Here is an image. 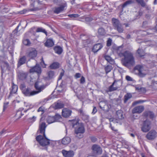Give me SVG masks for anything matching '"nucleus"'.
<instances>
[{
    "label": "nucleus",
    "mask_w": 157,
    "mask_h": 157,
    "mask_svg": "<svg viewBox=\"0 0 157 157\" xmlns=\"http://www.w3.org/2000/svg\"><path fill=\"white\" fill-rule=\"evenodd\" d=\"M123 57L121 59L122 64L127 67L134 65L135 64L134 58L133 54L130 52L126 51L124 52Z\"/></svg>",
    "instance_id": "obj_1"
},
{
    "label": "nucleus",
    "mask_w": 157,
    "mask_h": 157,
    "mask_svg": "<svg viewBox=\"0 0 157 157\" xmlns=\"http://www.w3.org/2000/svg\"><path fill=\"white\" fill-rule=\"evenodd\" d=\"M73 127H75V136L79 139L83 137V134L84 133L85 129L84 125L82 124L79 123L77 121L73 124Z\"/></svg>",
    "instance_id": "obj_2"
},
{
    "label": "nucleus",
    "mask_w": 157,
    "mask_h": 157,
    "mask_svg": "<svg viewBox=\"0 0 157 157\" xmlns=\"http://www.w3.org/2000/svg\"><path fill=\"white\" fill-rule=\"evenodd\" d=\"M92 152L90 153V156L97 157L98 155H100L102 153V149L100 146L96 144L93 145L91 148Z\"/></svg>",
    "instance_id": "obj_3"
},
{
    "label": "nucleus",
    "mask_w": 157,
    "mask_h": 157,
    "mask_svg": "<svg viewBox=\"0 0 157 157\" xmlns=\"http://www.w3.org/2000/svg\"><path fill=\"white\" fill-rule=\"evenodd\" d=\"M36 140L42 146H45L50 144L49 140L46 137L45 135H39L36 138Z\"/></svg>",
    "instance_id": "obj_4"
},
{
    "label": "nucleus",
    "mask_w": 157,
    "mask_h": 157,
    "mask_svg": "<svg viewBox=\"0 0 157 157\" xmlns=\"http://www.w3.org/2000/svg\"><path fill=\"white\" fill-rule=\"evenodd\" d=\"M151 122L148 120L144 121L141 128V130L144 132H148L151 129Z\"/></svg>",
    "instance_id": "obj_5"
},
{
    "label": "nucleus",
    "mask_w": 157,
    "mask_h": 157,
    "mask_svg": "<svg viewBox=\"0 0 157 157\" xmlns=\"http://www.w3.org/2000/svg\"><path fill=\"white\" fill-rule=\"evenodd\" d=\"M135 69L138 72V75L141 77H144L146 74L145 70L143 67L142 66L140 65L136 66L135 67Z\"/></svg>",
    "instance_id": "obj_6"
},
{
    "label": "nucleus",
    "mask_w": 157,
    "mask_h": 157,
    "mask_svg": "<svg viewBox=\"0 0 157 157\" xmlns=\"http://www.w3.org/2000/svg\"><path fill=\"white\" fill-rule=\"evenodd\" d=\"M47 125L45 123L42 122H40L39 125V128L37 131L38 133L41 134V135L45 136V129Z\"/></svg>",
    "instance_id": "obj_7"
},
{
    "label": "nucleus",
    "mask_w": 157,
    "mask_h": 157,
    "mask_svg": "<svg viewBox=\"0 0 157 157\" xmlns=\"http://www.w3.org/2000/svg\"><path fill=\"white\" fill-rule=\"evenodd\" d=\"M35 87L37 91H34L37 94L42 91L45 88L44 85H42L41 82L37 81L35 84Z\"/></svg>",
    "instance_id": "obj_8"
},
{
    "label": "nucleus",
    "mask_w": 157,
    "mask_h": 157,
    "mask_svg": "<svg viewBox=\"0 0 157 157\" xmlns=\"http://www.w3.org/2000/svg\"><path fill=\"white\" fill-rule=\"evenodd\" d=\"M144 107L143 105L137 106L134 107L132 110V113H140L144 110Z\"/></svg>",
    "instance_id": "obj_9"
},
{
    "label": "nucleus",
    "mask_w": 157,
    "mask_h": 157,
    "mask_svg": "<svg viewBox=\"0 0 157 157\" xmlns=\"http://www.w3.org/2000/svg\"><path fill=\"white\" fill-rule=\"evenodd\" d=\"M99 106L100 108L105 111H107L109 110L108 102L106 100L101 101L99 103Z\"/></svg>",
    "instance_id": "obj_10"
},
{
    "label": "nucleus",
    "mask_w": 157,
    "mask_h": 157,
    "mask_svg": "<svg viewBox=\"0 0 157 157\" xmlns=\"http://www.w3.org/2000/svg\"><path fill=\"white\" fill-rule=\"evenodd\" d=\"M71 110L67 108H64L62 110V115L63 117L67 118L71 115Z\"/></svg>",
    "instance_id": "obj_11"
},
{
    "label": "nucleus",
    "mask_w": 157,
    "mask_h": 157,
    "mask_svg": "<svg viewBox=\"0 0 157 157\" xmlns=\"http://www.w3.org/2000/svg\"><path fill=\"white\" fill-rule=\"evenodd\" d=\"M37 55V51L34 48L30 49L29 51L27 54L28 56L31 59H33Z\"/></svg>",
    "instance_id": "obj_12"
},
{
    "label": "nucleus",
    "mask_w": 157,
    "mask_h": 157,
    "mask_svg": "<svg viewBox=\"0 0 157 157\" xmlns=\"http://www.w3.org/2000/svg\"><path fill=\"white\" fill-rule=\"evenodd\" d=\"M119 88L117 86V81L115 80L112 84L109 86L108 88L109 91L112 92L116 90Z\"/></svg>",
    "instance_id": "obj_13"
},
{
    "label": "nucleus",
    "mask_w": 157,
    "mask_h": 157,
    "mask_svg": "<svg viewBox=\"0 0 157 157\" xmlns=\"http://www.w3.org/2000/svg\"><path fill=\"white\" fill-rule=\"evenodd\" d=\"M156 132L155 130H151L147 135L146 137L149 140L154 139L156 136Z\"/></svg>",
    "instance_id": "obj_14"
},
{
    "label": "nucleus",
    "mask_w": 157,
    "mask_h": 157,
    "mask_svg": "<svg viewBox=\"0 0 157 157\" xmlns=\"http://www.w3.org/2000/svg\"><path fill=\"white\" fill-rule=\"evenodd\" d=\"M30 73L36 72L39 74L41 73V71L39 65L36 64L35 66L33 67L30 70Z\"/></svg>",
    "instance_id": "obj_15"
},
{
    "label": "nucleus",
    "mask_w": 157,
    "mask_h": 157,
    "mask_svg": "<svg viewBox=\"0 0 157 157\" xmlns=\"http://www.w3.org/2000/svg\"><path fill=\"white\" fill-rule=\"evenodd\" d=\"M23 93L26 96H31L36 94V93L33 91L31 92L30 89L27 88L22 91Z\"/></svg>",
    "instance_id": "obj_16"
},
{
    "label": "nucleus",
    "mask_w": 157,
    "mask_h": 157,
    "mask_svg": "<svg viewBox=\"0 0 157 157\" xmlns=\"http://www.w3.org/2000/svg\"><path fill=\"white\" fill-rule=\"evenodd\" d=\"M62 152L63 156L65 157H72L74 154V152L72 151H67L65 150H63Z\"/></svg>",
    "instance_id": "obj_17"
},
{
    "label": "nucleus",
    "mask_w": 157,
    "mask_h": 157,
    "mask_svg": "<svg viewBox=\"0 0 157 157\" xmlns=\"http://www.w3.org/2000/svg\"><path fill=\"white\" fill-rule=\"evenodd\" d=\"M115 52L120 57H123L124 52L123 51V49L121 47L116 48L115 49Z\"/></svg>",
    "instance_id": "obj_18"
},
{
    "label": "nucleus",
    "mask_w": 157,
    "mask_h": 157,
    "mask_svg": "<svg viewBox=\"0 0 157 157\" xmlns=\"http://www.w3.org/2000/svg\"><path fill=\"white\" fill-rule=\"evenodd\" d=\"M103 47L102 44L100 43H98L94 45L92 48V51L94 52H97L100 50Z\"/></svg>",
    "instance_id": "obj_19"
},
{
    "label": "nucleus",
    "mask_w": 157,
    "mask_h": 157,
    "mask_svg": "<svg viewBox=\"0 0 157 157\" xmlns=\"http://www.w3.org/2000/svg\"><path fill=\"white\" fill-rule=\"evenodd\" d=\"M143 115L146 117H149L151 119H153L155 117L154 113L150 111H146L144 112Z\"/></svg>",
    "instance_id": "obj_20"
},
{
    "label": "nucleus",
    "mask_w": 157,
    "mask_h": 157,
    "mask_svg": "<svg viewBox=\"0 0 157 157\" xmlns=\"http://www.w3.org/2000/svg\"><path fill=\"white\" fill-rule=\"evenodd\" d=\"M26 61V58L25 56H24L20 58L17 63V67H19L25 63Z\"/></svg>",
    "instance_id": "obj_21"
},
{
    "label": "nucleus",
    "mask_w": 157,
    "mask_h": 157,
    "mask_svg": "<svg viewBox=\"0 0 157 157\" xmlns=\"http://www.w3.org/2000/svg\"><path fill=\"white\" fill-rule=\"evenodd\" d=\"M112 21L114 29H115L121 24L118 20L115 18H113L112 19Z\"/></svg>",
    "instance_id": "obj_22"
},
{
    "label": "nucleus",
    "mask_w": 157,
    "mask_h": 157,
    "mask_svg": "<svg viewBox=\"0 0 157 157\" xmlns=\"http://www.w3.org/2000/svg\"><path fill=\"white\" fill-rule=\"evenodd\" d=\"M112 21L114 29H115L121 24L118 20L115 18H113L112 19Z\"/></svg>",
    "instance_id": "obj_23"
},
{
    "label": "nucleus",
    "mask_w": 157,
    "mask_h": 157,
    "mask_svg": "<svg viewBox=\"0 0 157 157\" xmlns=\"http://www.w3.org/2000/svg\"><path fill=\"white\" fill-rule=\"evenodd\" d=\"M64 104L60 101H58L54 104V108L55 109H61L63 107Z\"/></svg>",
    "instance_id": "obj_24"
},
{
    "label": "nucleus",
    "mask_w": 157,
    "mask_h": 157,
    "mask_svg": "<svg viewBox=\"0 0 157 157\" xmlns=\"http://www.w3.org/2000/svg\"><path fill=\"white\" fill-rule=\"evenodd\" d=\"M116 117L119 120H121L124 118L123 112L121 110H118L117 111Z\"/></svg>",
    "instance_id": "obj_25"
},
{
    "label": "nucleus",
    "mask_w": 157,
    "mask_h": 157,
    "mask_svg": "<svg viewBox=\"0 0 157 157\" xmlns=\"http://www.w3.org/2000/svg\"><path fill=\"white\" fill-rule=\"evenodd\" d=\"M54 45V43L52 39H48L45 43V45L48 47H52Z\"/></svg>",
    "instance_id": "obj_26"
},
{
    "label": "nucleus",
    "mask_w": 157,
    "mask_h": 157,
    "mask_svg": "<svg viewBox=\"0 0 157 157\" xmlns=\"http://www.w3.org/2000/svg\"><path fill=\"white\" fill-rule=\"evenodd\" d=\"M71 142V139L69 137H65L63 138L62 141V144L64 145H67Z\"/></svg>",
    "instance_id": "obj_27"
},
{
    "label": "nucleus",
    "mask_w": 157,
    "mask_h": 157,
    "mask_svg": "<svg viewBox=\"0 0 157 157\" xmlns=\"http://www.w3.org/2000/svg\"><path fill=\"white\" fill-rule=\"evenodd\" d=\"M17 86L16 85L13 84V83H12V89L10 93V95H11L15 93L17 91Z\"/></svg>",
    "instance_id": "obj_28"
},
{
    "label": "nucleus",
    "mask_w": 157,
    "mask_h": 157,
    "mask_svg": "<svg viewBox=\"0 0 157 157\" xmlns=\"http://www.w3.org/2000/svg\"><path fill=\"white\" fill-rule=\"evenodd\" d=\"M54 49L55 52L58 54H60L63 52L62 48L59 46L55 47L54 48Z\"/></svg>",
    "instance_id": "obj_29"
},
{
    "label": "nucleus",
    "mask_w": 157,
    "mask_h": 157,
    "mask_svg": "<svg viewBox=\"0 0 157 157\" xmlns=\"http://www.w3.org/2000/svg\"><path fill=\"white\" fill-rule=\"evenodd\" d=\"M137 53L140 57L143 56L145 55V52L144 50L140 48H138L137 50Z\"/></svg>",
    "instance_id": "obj_30"
},
{
    "label": "nucleus",
    "mask_w": 157,
    "mask_h": 157,
    "mask_svg": "<svg viewBox=\"0 0 157 157\" xmlns=\"http://www.w3.org/2000/svg\"><path fill=\"white\" fill-rule=\"evenodd\" d=\"M55 119L54 117H48L47 118V121L49 124H50L55 122Z\"/></svg>",
    "instance_id": "obj_31"
},
{
    "label": "nucleus",
    "mask_w": 157,
    "mask_h": 157,
    "mask_svg": "<svg viewBox=\"0 0 157 157\" xmlns=\"http://www.w3.org/2000/svg\"><path fill=\"white\" fill-rule=\"evenodd\" d=\"M49 67L51 69H56L59 67V64L58 63L55 62L51 65Z\"/></svg>",
    "instance_id": "obj_32"
},
{
    "label": "nucleus",
    "mask_w": 157,
    "mask_h": 157,
    "mask_svg": "<svg viewBox=\"0 0 157 157\" xmlns=\"http://www.w3.org/2000/svg\"><path fill=\"white\" fill-rule=\"evenodd\" d=\"M114 29L116 30L118 32L120 33H123L124 31L123 28L122 27L121 24H120Z\"/></svg>",
    "instance_id": "obj_33"
},
{
    "label": "nucleus",
    "mask_w": 157,
    "mask_h": 157,
    "mask_svg": "<svg viewBox=\"0 0 157 157\" xmlns=\"http://www.w3.org/2000/svg\"><path fill=\"white\" fill-rule=\"evenodd\" d=\"M105 59L111 64H113L114 63V61L110 56H105Z\"/></svg>",
    "instance_id": "obj_34"
},
{
    "label": "nucleus",
    "mask_w": 157,
    "mask_h": 157,
    "mask_svg": "<svg viewBox=\"0 0 157 157\" xmlns=\"http://www.w3.org/2000/svg\"><path fill=\"white\" fill-rule=\"evenodd\" d=\"M113 69V67L111 65H108L105 67V73L107 74L110 72L111 70Z\"/></svg>",
    "instance_id": "obj_35"
},
{
    "label": "nucleus",
    "mask_w": 157,
    "mask_h": 157,
    "mask_svg": "<svg viewBox=\"0 0 157 157\" xmlns=\"http://www.w3.org/2000/svg\"><path fill=\"white\" fill-rule=\"evenodd\" d=\"M18 76L20 79L23 80L26 78L27 75L26 74L22 72L19 73Z\"/></svg>",
    "instance_id": "obj_36"
},
{
    "label": "nucleus",
    "mask_w": 157,
    "mask_h": 157,
    "mask_svg": "<svg viewBox=\"0 0 157 157\" xmlns=\"http://www.w3.org/2000/svg\"><path fill=\"white\" fill-rule=\"evenodd\" d=\"M132 97V95L130 93H127L124 96V102L126 103L127 101Z\"/></svg>",
    "instance_id": "obj_37"
},
{
    "label": "nucleus",
    "mask_w": 157,
    "mask_h": 157,
    "mask_svg": "<svg viewBox=\"0 0 157 157\" xmlns=\"http://www.w3.org/2000/svg\"><path fill=\"white\" fill-rule=\"evenodd\" d=\"M48 79H51L53 78L54 75V72L53 71H50L47 73Z\"/></svg>",
    "instance_id": "obj_38"
},
{
    "label": "nucleus",
    "mask_w": 157,
    "mask_h": 157,
    "mask_svg": "<svg viewBox=\"0 0 157 157\" xmlns=\"http://www.w3.org/2000/svg\"><path fill=\"white\" fill-rule=\"evenodd\" d=\"M98 33L100 35L103 36L105 34L104 29L102 28H100L98 29Z\"/></svg>",
    "instance_id": "obj_39"
},
{
    "label": "nucleus",
    "mask_w": 157,
    "mask_h": 157,
    "mask_svg": "<svg viewBox=\"0 0 157 157\" xmlns=\"http://www.w3.org/2000/svg\"><path fill=\"white\" fill-rule=\"evenodd\" d=\"M134 3V1L132 0H130L127 1L125 2L123 4L122 6V7L124 8L129 5H130L132 3Z\"/></svg>",
    "instance_id": "obj_40"
},
{
    "label": "nucleus",
    "mask_w": 157,
    "mask_h": 157,
    "mask_svg": "<svg viewBox=\"0 0 157 157\" xmlns=\"http://www.w3.org/2000/svg\"><path fill=\"white\" fill-rule=\"evenodd\" d=\"M136 2L140 4L142 7H145L146 6V3L144 0H136Z\"/></svg>",
    "instance_id": "obj_41"
},
{
    "label": "nucleus",
    "mask_w": 157,
    "mask_h": 157,
    "mask_svg": "<svg viewBox=\"0 0 157 157\" xmlns=\"http://www.w3.org/2000/svg\"><path fill=\"white\" fill-rule=\"evenodd\" d=\"M36 32H41L45 33L46 35L47 34V32L46 31V30L43 29L42 28H38L36 29Z\"/></svg>",
    "instance_id": "obj_42"
},
{
    "label": "nucleus",
    "mask_w": 157,
    "mask_h": 157,
    "mask_svg": "<svg viewBox=\"0 0 157 157\" xmlns=\"http://www.w3.org/2000/svg\"><path fill=\"white\" fill-rule=\"evenodd\" d=\"M54 117L55 119V122L59 121L62 118L61 115L58 114H56Z\"/></svg>",
    "instance_id": "obj_43"
},
{
    "label": "nucleus",
    "mask_w": 157,
    "mask_h": 157,
    "mask_svg": "<svg viewBox=\"0 0 157 157\" xmlns=\"http://www.w3.org/2000/svg\"><path fill=\"white\" fill-rule=\"evenodd\" d=\"M139 33L143 36L146 35H147V34L148 33V32H147L143 30L140 31L139 32H137V33L138 34H139Z\"/></svg>",
    "instance_id": "obj_44"
},
{
    "label": "nucleus",
    "mask_w": 157,
    "mask_h": 157,
    "mask_svg": "<svg viewBox=\"0 0 157 157\" xmlns=\"http://www.w3.org/2000/svg\"><path fill=\"white\" fill-rule=\"evenodd\" d=\"M23 43L25 45H29L30 44V42L29 40L26 39L23 41Z\"/></svg>",
    "instance_id": "obj_45"
},
{
    "label": "nucleus",
    "mask_w": 157,
    "mask_h": 157,
    "mask_svg": "<svg viewBox=\"0 0 157 157\" xmlns=\"http://www.w3.org/2000/svg\"><path fill=\"white\" fill-rule=\"evenodd\" d=\"M145 101H144V100H139L138 101H135L134 102L132 103V105H136L137 104H139L140 103H143V102H145Z\"/></svg>",
    "instance_id": "obj_46"
},
{
    "label": "nucleus",
    "mask_w": 157,
    "mask_h": 157,
    "mask_svg": "<svg viewBox=\"0 0 157 157\" xmlns=\"http://www.w3.org/2000/svg\"><path fill=\"white\" fill-rule=\"evenodd\" d=\"M66 5H62L56 10H64L66 9Z\"/></svg>",
    "instance_id": "obj_47"
},
{
    "label": "nucleus",
    "mask_w": 157,
    "mask_h": 157,
    "mask_svg": "<svg viewBox=\"0 0 157 157\" xmlns=\"http://www.w3.org/2000/svg\"><path fill=\"white\" fill-rule=\"evenodd\" d=\"M68 16L71 18H77L78 17L79 15L78 14H71L68 15Z\"/></svg>",
    "instance_id": "obj_48"
},
{
    "label": "nucleus",
    "mask_w": 157,
    "mask_h": 157,
    "mask_svg": "<svg viewBox=\"0 0 157 157\" xmlns=\"http://www.w3.org/2000/svg\"><path fill=\"white\" fill-rule=\"evenodd\" d=\"M112 40L111 39L109 38L107 41L106 45L108 47L110 46L111 45Z\"/></svg>",
    "instance_id": "obj_49"
},
{
    "label": "nucleus",
    "mask_w": 157,
    "mask_h": 157,
    "mask_svg": "<svg viewBox=\"0 0 157 157\" xmlns=\"http://www.w3.org/2000/svg\"><path fill=\"white\" fill-rule=\"evenodd\" d=\"M134 13H137L138 14V15H136L137 18L139 17V16H140L142 14V11H141L140 10H138V12H137V11H136L134 12Z\"/></svg>",
    "instance_id": "obj_50"
},
{
    "label": "nucleus",
    "mask_w": 157,
    "mask_h": 157,
    "mask_svg": "<svg viewBox=\"0 0 157 157\" xmlns=\"http://www.w3.org/2000/svg\"><path fill=\"white\" fill-rule=\"evenodd\" d=\"M23 114H22V113L21 111L18 110L17 111L16 114V116H18L19 115H20V116L18 117V118L19 119L21 118V116H22Z\"/></svg>",
    "instance_id": "obj_51"
},
{
    "label": "nucleus",
    "mask_w": 157,
    "mask_h": 157,
    "mask_svg": "<svg viewBox=\"0 0 157 157\" xmlns=\"http://www.w3.org/2000/svg\"><path fill=\"white\" fill-rule=\"evenodd\" d=\"M58 88L59 89L57 90L60 93L63 92L65 91L64 89L62 88V86H61L59 87Z\"/></svg>",
    "instance_id": "obj_52"
},
{
    "label": "nucleus",
    "mask_w": 157,
    "mask_h": 157,
    "mask_svg": "<svg viewBox=\"0 0 157 157\" xmlns=\"http://www.w3.org/2000/svg\"><path fill=\"white\" fill-rule=\"evenodd\" d=\"M125 78L126 80H127L128 81H133V80L131 77L130 76L128 75H127L125 77Z\"/></svg>",
    "instance_id": "obj_53"
},
{
    "label": "nucleus",
    "mask_w": 157,
    "mask_h": 157,
    "mask_svg": "<svg viewBox=\"0 0 157 157\" xmlns=\"http://www.w3.org/2000/svg\"><path fill=\"white\" fill-rule=\"evenodd\" d=\"M85 82V78L82 76L80 79V83L81 84H83Z\"/></svg>",
    "instance_id": "obj_54"
},
{
    "label": "nucleus",
    "mask_w": 157,
    "mask_h": 157,
    "mask_svg": "<svg viewBox=\"0 0 157 157\" xmlns=\"http://www.w3.org/2000/svg\"><path fill=\"white\" fill-rule=\"evenodd\" d=\"M20 88L21 90L22 91L23 90H24L26 88V86L25 84H21L20 86Z\"/></svg>",
    "instance_id": "obj_55"
},
{
    "label": "nucleus",
    "mask_w": 157,
    "mask_h": 157,
    "mask_svg": "<svg viewBox=\"0 0 157 157\" xmlns=\"http://www.w3.org/2000/svg\"><path fill=\"white\" fill-rule=\"evenodd\" d=\"M144 89V88L141 87H136V90H138L139 92L141 91V90Z\"/></svg>",
    "instance_id": "obj_56"
},
{
    "label": "nucleus",
    "mask_w": 157,
    "mask_h": 157,
    "mask_svg": "<svg viewBox=\"0 0 157 157\" xmlns=\"http://www.w3.org/2000/svg\"><path fill=\"white\" fill-rule=\"evenodd\" d=\"M9 104V102H7L5 103H4V105L3 106V110L4 111L5 109H6L8 106V105Z\"/></svg>",
    "instance_id": "obj_57"
},
{
    "label": "nucleus",
    "mask_w": 157,
    "mask_h": 157,
    "mask_svg": "<svg viewBox=\"0 0 157 157\" xmlns=\"http://www.w3.org/2000/svg\"><path fill=\"white\" fill-rule=\"evenodd\" d=\"M81 77V74L80 73H76L75 75V77L77 78Z\"/></svg>",
    "instance_id": "obj_58"
},
{
    "label": "nucleus",
    "mask_w": 157,
    "mask_h": 157,
    "mask_svg": "<svg viewBox=\"0 0 157 157\" xmlns=\"http://www.w3.org/2000/svg\"><path fill=\"white\" fill-rule=\"evenodd\" d=\"M90 140L92 142H95L97 140V138L94 137H90Z\"/></svg>",
    "instance_id": "obj_59"
},
{
    "label": "nucleus",
    "mask_w": 157,
    "mask_h": 157,
    "mask_svg": "<svg viewBox=\"0 0 157 157\" xmlns=\"http://www.w3.org/2000/svg\"><path fill=\"white\" fill-rule=\"evenodd\" d=\"M29 10H21L18 13H20L21 14H24L26 13L27 12V11H29Z\"/></svg>",
    "instance_id": "obj_60"
},
{
    "label": "nucleus",
    "mask_w": 157,
    "mask_h": 157,
    "mask_svg": "<svg viewBox=\"0 0 157 157\" xmlns=\"http://www.w3.org/2000/svg\"><path fill=\"white\" fill-rule=\"evenodd\" d=\"M85 21L87 22H89L92 20V18L90 17H86L85 18Z\"/></svg>",
    "instance_id": "obj_61"
},
{
    "label": "nucleus",
    "mask_w": 157,
    "mask_h": 157,
    "mask_svg": "<svg viewBox=\"0 0 157 157\" xmlns=\"http://www.w3.org/2000/svg\"><path fill=\"white\" fill-rule=\"evenodd\" d=\"M53 13L58 14L62 10H51Z\"/></svg>",
    "instance_id": "obj_62"
},
{
    "label": "nucleus",
    "mask_w": 157,
    "mask_h": 157,
    "mask_svg": "<svg viewBox=\"0 0 157 157\" xmlns=\"http://www.w3.org/2000/svg\"><path fill=\"white\" fill-rule=\"evenodd\" d=\"M109 121L110 122V126H111V122H113V121H114L115 120V118H109Z\"/></svg>",
    "instance_id": "obj_63"
},
{
    "label": "nucleus",
    "mask_w": 157,
    "mask_h": 157,
    "mask_svg": "<svg viewBox=\"0 0 157 157\" xmlns=\"http://www.w3.org/2000/svg\"><path fill=\"white\" fill-rule=\"evenodd\" d=\"M97 112V109L96 107H94L92 111V113L93 114H95Z\"/></svg>",
    "instance_id": "obj_64"
}]
</instances>
